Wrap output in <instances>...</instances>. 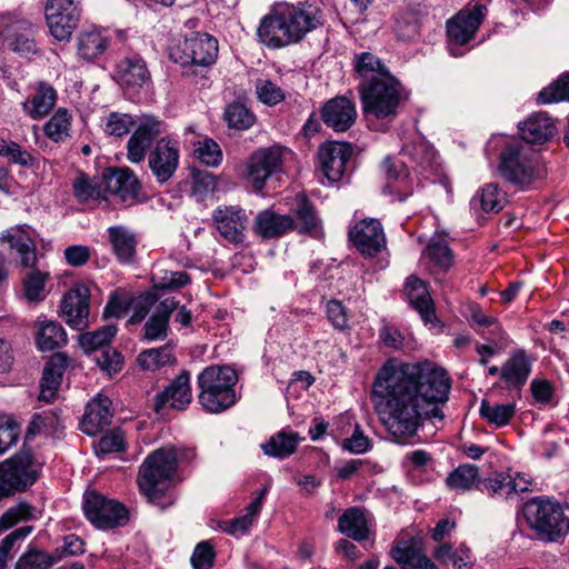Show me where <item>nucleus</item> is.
<instances>
[{
	"label": "nucleus",
	"instance_id": "nucleus-16",
	"mask_svg": "<svg viewBox=\"0 0 569 569\" xmlns=\"http://www.w3.org/2000/svg\"><path fill=\"white\" fill-rule=\"evenodd\" d=\"M219 236L232 244H242L246 240L248 216L239 206H218L211 214Z\"/></svg>",
	"mask_w": 569,
	"mask_h": 569
},
{
	"label": "nucleus",
	"instance_id": "nucleus-3",
	"mask_svg": "<svg viewBox=\"0 0 569 569\" xmlns=\"http://www.w3.org/2000/svg\"><path fill=\"white\" fill-rule=\"evenodd\" d=\"M31 227L17 224L2 231L0 241L7 242L17 266L30 269L22 279L23 293L28 301L40 302L46 299V282L50 278L48 271L36 268L38 256Z\"/></svg>",
	"mask_w": 569,
	"mask_h": 569
},
{
	"label": "nucleus",
	"instance_id": "nucleus-51",
	"mask_svg": "<svg viewBox=\"0 0 569 569\" xmlns=\"http://www.w3.org/2000/svg\"><path fill=\"white\" fill-rule=\"evenodd\" d=\"M562 100L569 101V73H563L558 80L543 88L537 97V103L548 104Z\"/></svg>",
	"mask_w": 569,
	"mask_h": 569
},
{
	"label": "nucleus",
	"instance_id": "nucleus-55",
	"mask_svg": "<svg viewBox=\"0 0 569 569\" xmlns=\"http://www.w3.org/2000/svg\"><path fill=\"white\" fill-rule=\"evenodd\" d=\"M426 253L443 271H447L453 264V253L448 243L442 239L431 240L427 246Z\"/></svg>",
	"mask_w": 569,
	"mask_h": 569
},
{
	"label": "nucleus",
	"instance_id": "nucleus-4",
	"mask_svg": "<svg viewBox=\"0 0 569 569\" xmlns=\"http://www.w3.org/2000/svg\"><path fill=\"white\" fill-rule=\"evenodd\" d=\"M172 451L159 448L144 459L139 469V487L149 502L164 510L174 501L170 488L176 475V458Z\"/></svg>",
	"mask_w": 569,
	"mask_h": 569
},
{
	"label": "nucleus",
	"instance_id": "nucleus-24",
	"mask_svg": "<svg viewBox=\"0 0 569 569\" xmlns=\"http://www.w3.org/2000/svg\"><path fill=\"white\" fill-rule=\"evenodd\" d=\"M192 401L190 372L183 370L154 398V410L160 412L166 406L186 410Z\"/></svg>",
	"mask_w": 569,
	"mask_h": 569
},
{
	"label": "nucleus",
	"instance_id": "nucleus-9",
	"mask_svg": "<svg viewBox=\"0 0 569 569\" xmlns=\"http://www.w3.org/2000/svg\"><path fill=\"white\" fill-rule=\"evenodd\" d=\"M41 465L29 450H20L0 462V492L8 498L27 491L39 479Z\"/></svg>",
	"mask_w": 569,
	"mask_h": 569
},
{
	"label": "nucleus",
	"instance_id": "nucleus-21",
	"mask_svg": "<svg viewBox=\"0 0 569 569\" xmlns=\"http://www.w3.org/2000/svg\"><path fill=\"white\" fill-rule=\"evenodd\" d=\"M107 192L116 196L126 206L138 202L140 182L129 168L108 169L103 173Z\"/></svg>",
	"mask_w": 569,
	"mask_h": 569
},
{
	"label": "nucleus",
	"instance_id": "nucleus-15",
	"mask_svg": "<svg viewBox=\"0 0 569 569\" xmlns=\"http://www.w3.org/2000/svg\"><path fill=\"white\" fill-rule=\"evenodd\" d=\"M164 131L166 124L159 118L151 114L139 117L138 126L127 142L128 160L131 163L142 162L152 142Z\"/></svg>",
	"mask_w": 569,
	"mask_h": 569
},
{
	"label": "nucleus",
	"instance_id": "nucleus-59",
	"mask_svg": "<svg viewBox=\"0 0 569 569\" xmlns=\"http://www.w3.org/2000/svg\"><path fill=\"white\" fill-rule=\"evenodd\" d=\"M126 450L124 433L122 430L116 428L110 432L103 435L96 447L98 456H106L110 453H118Z\"/></svg>",
	"mask_w": 569,
	"mask_h": 569
},
{
	"label": "nucleus",
	"instance_id": "nucleus-17",
	"mask_svg": "<svg viewBox=\"0 0 569 569\" xmlns=\"http://www.w3.org/2000/svg\"><path fill=\"white\" fill-rule=\"evenodd\" d=\"M381 166L387 179L383 193L392 196L398 201L407 200L419 186L409 164L402 159L387 157Z\"/></svg>",
	"mask_w": 569,
	"mask_h": 569
},
{
	"label": "nucleus",
	"instance_id": "nucleus-23",
	"mask_svg": "<svg viewBox=\"0 0 569 569\" xmlns=\"http://www.w3.org/2000/svg\"><path fill=\"white\" fill-rule=\"evenodd\" d=\"M349 239L365 256H376L385 246L386 239L382 226L377 219H365L350 231Z\"/></svg>",
	"mask_w": 569,
	"mask_h": 569
},
{
	"label": "nucleus",
	"instance_id": "nucleus-48",
	"mask_svg": "<svg viewBox=\"0 0 569 569\" xmlns=\"http://www.w3.org/2000/svg\"><path fill=\"white\" fill-rule=\"evenodd\" d=\"M478 481V468L473 465L459 466L446 479V483L450 489L461 491L477 489Z\"/></svg>",
	"mask_w": 569,
	"mask_h": 569
},
{
	"label": "nucleus",
	"instance_id": "nucleus-58",
	"mask_svg": "<svg viewBox=\"0 0 569 569\" xmlns=\"http://www.w3.org/2000/svg\"><path fill=\"white\" fill-rule=\"evenodd\" d=\"M153 287L159 290H177L190 283V277L186 271L163 270L152 278Z\"/></svg>",
	"mask_w": 569,
	"mask_h": 569
},
{
	"label": "nucleus",
	"instance_id": "nucleus-63",
	"mask_svg": "<svg viewBox=\"0 0 569 569\" xmlns=\"http://www.w3.org/2000/svg\"><path fill=\"white\" fill-rule=\"evenodd\" d=\"M19 436V425L9 418L0 417V456L17 443Z\"/></svg>",
	"mask_w": 569,
	"mask_h": 569
},
{
	"label": "nucleus",
	"instance_id": "nucleus-38",
	"mask_svg": "<svg viewBox=\"0 0 569 569\" xmlns=\"http://www.w3.org/2000/svg\"><path fill=\"white\" fill-rule=\"evenodd\" d=\"M392 558L401 569H433L435 563L415 545L402 541L391 551Z\"/></svg>",
	"mask_w": 569,
	"mask_h": 569
},
{
	"label": "nucleus",
	"instance_id": "nucleus-42",
	"mask_svg": "<svg viewBox=\"0 0 569 569\" xmlns=\"http://www.w3.org/2000/svg\"><path fill=\"white\" fill-rule=\"evenodd\" d=\"M138 363L143 370L156 371L166 366L176 363V356L171 343L159 348H151L141 351L138 356Z\"/></svg>",
	"mask_w": 569,
	"mask_h": 569
},
{
	"label": "nucleus",
	"instance_id": "nucleus-31",
	"mask_svg": "<svg viewBox=\"0 0 569 569\" xmlns=\"http://www.w3.org/2000/svg\"><path fill=\"white\" fill-rule=\"evenodd\" d=\"M290 212L296 221L295 230L299 233L318 237L321 233V219L313 203L303 194L296 198L290 208Z\"/></svg>",
	"mask_w": 569,
	"mask_h": 569
},
{
	"label": "nucleus",
	"instance_id": "nucleus-5",
	"mask_svg": "<svg viewBox=\"0 0 569 569\" xmlns=\"http://www.w3.org/2000/svg\"><path fill=\"white\" fill-rule=\"evenodd\" d=\"M237 381L238 375L229 366L206 367L197 378L202 408L210 413H220L234 406L238 401L234 390Z\"/></svg>",
	"mask_w": 569,
	"mask_h": 569
},
{
	"label": "nucleus",
	"instance_id": "nucleus-41",
	"mask_svg": "<svg viewBox=\"0 0 569 569\" xmlns=\"http://www.w3.org/2000/svg\"><path fill=\"white\" fill-rule=\"evenodd\" d=\"M186 142H190L193 146L194 157L208 167H218L222 162V151L220 146L211 138H204L202 140L193 141L189 140V136H194V129L192 126L186 129Z\"/></svg>",
	"mask_w": 569,
	"mask_h": 569
},
{
	"label": "nucleus",
	"instance_id": "nucleus-2",
	"mask_svg": "<svg viewBox=\"0 0 569 569\" xmlns=\"http://www.w3.org/2000/svg\"><path fill=\"white\" fill-rule=\"evenodd\" d=\"M321 10L307 1L296 4L276 3L259 23V40L278 49L301 41L305 36L322 24Z\"/></svg>",
	"mask_w": 569,
	"mask_h": 569
},
{
	"label": "nucleus",
	"instance_id": "nucleus-61",
	"mask_svg": "<svg viewBox=\"0 0 569 569\" xmlns=\"http://www.w3.org/2000/svg\"><path fill=\"white\" fill-rule=\"evenodd\" d=\"M60 418L57 412L52 410H44L37 412L32 416L30 421L28 433H40L42 431H56L59 427Z\"/></svg>",
	"mask_w": 569,
	"mask_h": 569
},
{
	"label": "nucleus",
	"instance_id": "nucleus-40",
	"mask_svg": "<svg viewBox=\"0 0 569 569\" xmlns=\"http://www.w3.org/2000/svg\"><path fill=\"white\" fill-rule=\"evenodd\" d=\"M477 489L492 498H508L518 492L526 491V487H519L509 475L499 473L492 478L479 479Z\"/></svg>",
	"mask_w": 569,
	"mask_h": 569
},
{
	"label": "nucleus",
	"instance_id": "nucleus-30",
	"mask_svg": "<svg viewBox=\"0 0 569 569\" xmlns=\"http://www.w3.org/2000/svg\"><path fill=\"white\" fill-rule=\"evenodd\" d=\"M111 400L108 397L98 396L88 402L81 430L88 436H94L109 427L112 420Z\"/></svg>",
	"mask_w": 569,
	"mask_h": 569
},
{
	"label": "nucleus",
	"instance_id": "nucleus-47",
	"mask_svg": "<svg viewBox=\"0 0 569 569\" xmlns=\"http://www.w3.org/2000/svg\"><path fill=\"white\" fill-rule=\"evenodd\" d=\"M71 116L67 109H58L46 122L43 131L53 142H62L70 136Z\"/></svg>",
	"mask_w": 569,
	"mask_h": 569
},
{
	"label": "nucleus",
	"instance_id": "nucleus-7",
	"mask_svg": "<svg viewBox=\"0 0 569 569\" xmlns=\"http://www.w3.org/2000/svg\"><path fill=\"white\" fill-rule=\"evenodd\" d=\"M362 109L377 119L396 117L400 103L401 83L391 73H377L359 86Z\"/></svg>",
	"mask_w": 569,
	"mask_h": 569
},
{
	"label": "nucleus",
	"instance_id": "nucleus-20",
	"mask_svg": "<svg viewBox=\"0 0 569 569\" xmlns=\"http://www.w3.org/2000/svg\"><path fill=\"white\" fill-rule=\"evenodd\" d=\"M179 164V147L167 138L158 139L149 153V168L159 183L167 182Z\"/></svg>",
	"mask_w": 569,
	"mask_h": 569
},
{
	"label": "nucleus",
	"instance_id": "nucleus-14",
	"mask_svg": "<svg viewBox=\"0 0 569 569\" xmlns=\"http://www.w3.org/2000/svg\"><path fill=\"white\" fill-rule=\"evenodd\" d=\"M46 20L54 39L68 41L80 20L79 0H49Z\"/></svg>",
	"mask_w": 569,
	"mask_h": 569
},
{
	"label": "nucleus",
	"instance_id": "nucleus-28",
	"mask_svg": "<svg viewBox=\"0 0 569 569\" xmlns=\"http://www.w3.org/2000/svg\"><path fill=\"white\" fill-rule=\"evenodd\" d=\"M405 292L410 306L418 311L425 325H435L439 320L436 315L435 303L427 284L417 277L407 278Z\"/></svg>",
	"mask_w": 569,
	"mask_h": 569
},
{
	"label": "nucleus",
	"instance_id": "nucleus-62",
	"mask_svg": "<svg viewBox=\"0 0 569 569\" xmlns=\"http://www.w3.org/2000/svg\"><path fill=\"white\" fill-rule=\"evenodd\" d=\"M214 558L213 545L209 540H203L196 546L190 561L193 569H211Z\"/></svg>",
	"mask_w": 569,
	"mask_h": 569
},
{
	"label": "nucleus",
	"instance_id": "nucleus-1",
	"mask_svg": "<svg viewBox=\"0 0 569 569\" xmlns=\"http://www.w3.org/2000/svg\"><path fill=\"white\" fill-rule=\"evenodd\" d=\"M450 389L448 372L431 361L388 360L376 376L372 393L383 400L380 416L389 435L405 443L425 420H443L441 405Z\"/></svg>",
	"mask_w": 569,
	"mask_h": 569
},
{
	"label": "nucleus",
	"instance_id": "nucleus-46",
	"mask_svg": "<svg viewBox=\"0 0 569 569\" xmlns=\"http://www.w3.org/2000/svg\"><path fill=\"white\" fill-rule=\"evenodd\" d=\"M223 119L229 128L236 130H248L256 122L254 113L239 101H233L226 107Z\"/></svg>",
	"mask_w": 569,
	"mask_h": 569
},
{
	"label": "nucleus",
	"instance_id": "nucleus-12",
	"mask_svg": "<svg viewBox=\"0 0 569 569\" xmlns=\"http://www.w3.org/2000/svg\"><path fill=\"white\" fill-rule=\"evenodd\" d=\"M218 57V41L207 34L187 38L183 43L170 51L169 58L180 67H210Z\"/></svg>",
	"mask_w": 569,
	"mask_h": 569
},
{
	"label": "nucleus",
	"instance_id": "nucleus-35",
	"mask_svg": "<svg viewBox=\"0 0 569 569\" xmlns=\"http://www.w3.org/2000/svg\"><path fill=\"white\" fill-rule=\"evenodd\" d=\"M400 156L402 160L408 159L409 169L425 173L432 170L436 162V150L433 147L422 140L406 143L402 147Z\"/></svg>",
	"mask_w": 569,
	"mask_h": 569
},
{
	"label": "nucleus",
	"instance_id": "nucleus-45",
	"mask_svg": "<svg viewBox=\"0 0 569 569\" xmlns=\"http://www.w3.org/2000/svg\"><path fill=\"white\" fill-rule=\"evenodd\" d=\"M479 413L489 425L500 428L507 426L516 415V403L490 405L482 400Z\"/></svg>",
	"mask_w": 569,
	"mask_h": 569
},
{
	"label": "nucleus",
	"instance_id": "nucleus-44",
	"mask_svg": "<svg viewBox=\"0 0 569 569\" xmlns=\"http://www.w3.org/2000/svg\"><path fill=\"white\" fill-rule=\"evenodd\" d=\"M505 198L497 183H487L476 196L471 199V207L478 206L485 212H499L502 210Z\"/></svg>",
	"mask_w": 569,
	"mask_h": 569
},
{
	"label": "nucleus",
	"instance_id": "nucleus-56",
	"mask_svg": "<svg viewBox=\"0 0 569 569\" xmlns=\"http://www.w3.org/2000/svg\"><path fill=\"white\" fill-rule=\"evenodd\" d=\"M112 79L129 98H133L140 89L149 87L151 83L150 73H112Z\"/></svg>",
	"mask_w": 569,
	"mask_h": 569
},
{
	"label": "nucleus",
	"instance_id": "nucleus-52",
	"mask_svg": "<svg viewBox=\"0 0 569 569\" xmlns=\"http://www.w3.org/2000/svg\"><path fill=\"white\" fill-rule=\"evenodd\" d=\"M34 518V507L26 501H20L16 506L9 508L0 517V533L9 530L21 521H28Z\"/></svg>",
	"mask_w": 569,
	"mask_h": 569
},
{
	"label": "nucleus",
	"instance_id": "nucleus-54",
	"mask_svg": "<svg viewBox=\"0 0 569 569\" xmlns=\"http://www.w3.org/2000/svg\"><path fill=\"white\" fill-rule=\"evenodd\" d=\"M59 561V557L41 550H29L17 562L16 569H49Z\"/></svg>",
	"mask_w": 569,
	"mask_h": 569
},
{
	"label": "nucleus",
	"instance_id": "nucleus-37",
	"mask_svg": "<svg viewBox=\"0 0 569 569\" xmlns=\"http://www.w3.org/2000/svg\"><path fill=\"white\" fill-rule=\"evenodd\" d=\"M56 90L46 84L40 83L34 94L22 103L23 111L33 120L46 117L56 104Z\"/></svg>",
	"mask_w": 569,
	"mask_h": 569
},
{
	"label": "nucleus",
	"instance_id": "nucleus-36",
	"mask_svg": "<svg viewBox=\"0 0 569 569\" xmlns=\"http://www.w3.org/2000/svg\"><path fill=\"white\" fill-rule=\"evenodd\" d=\"M68 342L64 328L53 320L38 321L36 343L41 351H53L62 348Z\"/></svg>",
	"mask_w": 569,
	"mask_h": 569
},
{
	"label": "nucleus",
	"instance_id": "nucleus-34",
	"mask_svg": "<svg viewBox=\"0 0 569 569\" xmlns=\"http://www.w3.org/2000/svg\"><path fill=\"white\" fill-rule=\"evenodd\" d=\"M338 530L355 541L367 540L370 537V529L365 510L360 507L346 509L338 519Z\"/></svg>",
	"mask_w": 569,
	"mask_h": 569
},
{
	"label": "nucleus",
	"instance_id": "nucleus-33",
	"mask_svg": "<svg viewBox=\"0 0 569 569\" xmlns=\"http://www.w3.org/2000/svg\"><path fill=\"white\" fill-rule=\"evenodd\" d=\"M531 373V360L526 350L519 349L501 367V379L508 388H522Z\"/></svg>",
	"mask_w": 569,
	"mask_h": 569
},
{
	"label": "nucleus",
	"instance_id": "nucleus-64",
	"mask_svg": "<svg viewBox=\"0 0 569 569\" xmlns=\"http://www.w3.org/2000/svg\"><path fill=\"white\" fill-rule=\"evenodd\" d=\"M96 361L103 371L111 375L121 370L123 357L114 348L107 347L96 356Z\"/></svg>",
	"mask_w": 569,
	"mask_h": 569
},
{
	"label": "nucleus",
	"instance_id": "nucleus-57",
	"mask_svg": "<svg viewBox=\"0 0 569 569\" xmlns=\"http://www.w3.org/2000/svg\"><path fill=\"white\" fill-rule=\"evenodd\" d=\"M132 305V297L122 290L113 291L103 309L104 318H121L130 309Z\"/></svg>",
	"mask_w": 569,
	"mask_h": 569
},
{
	"label": "nucleus",
	"instance_id": "nucleus-25",
	"mask_svg": "<svg viewBox=\"0 0 569 569\" xmlns=\"http://www.w3.org/2000/svg\"><path fill=\"white\" fill-rule=\"evenodd\" d=\"M281 168V156L273 149L256 151L248 163V178L256 191H261L269 177Z\"/></svg>",
	"mask_w": 569,
	"mask_h": 569
},
{
	"label": "nucleus",
	"instance_id": "nucleus-11",
	"mask_svg": "<svg viewBox=\"0 0 569 569\" xmlns=\"http://www.w3.org/2000/svg\"><path fill=\"white\" fill-rule=\"evenodd\" d=\"M82 509L86 518L98 529L123 526L128 520V509L120 502L97 491H87Z\"/></svg>",
	"mask_w": 569,
	"mask_h": 569
},
{
	"label": "nucleus",
	"instance_id": "nucleus-6",
	"mask_svg": "<svg viewBox=\"0 0 569 569\" xmlns=\"http://www.w3.org/2000/svg\"><path fill=\"white\" fill-rule=\"evenodd\" d=\"M498 172L509 184L521 190L528 189L542 178V169L521 141L509 140L499 154Z\"/></svg>",
	"mask_w": 569,
	"mask_h": 569
},
{
	"label": "nucleus",
	"instance_id": "nucleus-10",
	"mask_svg": "<svg viewBox=\"0 0 569 569\" xmlns=\"http://www.w3.org/2000/svg\"><path fill=\"white\" fill-rule=\"evenodd\" d=\"M37 26L18 12L0 13V46L21 58L32 59L39 53Z\"/></svg>",
	"mask_w": 569,
	"mask_h": 569
},
{
	"label": "nucleus",
	"instance_id": "nucleus-50",
	"mask_svg": "<svg viewBox=\"0 0 569 569\" xmlns=\"http://www.w3.org/2000/svg\"><path fill=\"white\" fill-rule=\"evenodd\" d=\"M134 124L136 121L130 114L116 111L110 112L102 120L103 132L116 138L128 134Z\"/></svg>",
	"mask_w": 569,
	"mask_h": 569
},
{
	"label": "nucleus",
	"instance_id": "nucleus-22",
	"mask_svg": "<svg viewBox=\"0 0 569 569\" xmlns=\"http://www.w3.org/2000/svg\"><path fill=\"white\" fill-rule=\"evenodd\" d=\"M321 120L335 132H345L357 120V109L352 100L345 96L329 99L320 110Z\"/></svg>",
	"mask_w": 569,
	"mask_h": 569
},
{
	"label": "nucleus",
	"instance_id": "nucleus-8",
	"mask_svg": "<svg viewBox=\"0 0 569 569\" xmlns=\"http://www.w3.org/2000/svg\"><path fill=\"white\" fill-rule=\"evenodd\" d=\"M523 512L541 540L555 542L569 532V520L561 506L550 499L533 498L525 505Z\"/></svg>",
	"mask_w": 569,
	"mask_h": 569
},
{
	"label": "nucleus",
	"instance_id": "nucleus-13",
	"mask_svg": "<svg viewBox=\"0 0 569 569\" xmlns=\"http://www.w3.org/2000/svg\"><path fill=\"white\" fill-rule=\"evenodd\" d=\"M486 8L475 6L472 9H462L446 22V32L451 54L458 56L452 47H462L475 40L485 19Z\"/></svg>",
	"mask_w": 569,
	"mask_h": 569
},
{
	"label": "nucleus",
	"instance_id": "nucleus-60",
	"mask_svg": "<svg viewBox=\"0 0 569 569\" xmlns=\"http://www.w3.org/2000/svg\"><path fill=\"white\" fill-rule=\"evenodd\" d=\"M33 530L32 526H23L7 535L0 541V568L7 567V560L14 546L24 540Z\"/></svg>",
	"mask_w": 569,
	"mask_h": 569
},
{
	"label": "nucleus",
	"instance_id": "nucleus-19",
	"mask_svg": "<svg viewBox=\"0 0 569 569\" xmlns=\"http://www.w3.org/2000/svg\"><path fill=\"white\" fill-rule=\"evenodd\" d=\"M352 154V147L346 142H329L320 147L318 158L323 176L330 182L342 180Z\"/></svg>",
	"mask_w": 569,
	"mask_h": 569
},
{
	"label": "nucleus",
	"instance_id": "nucleus-49",
	"mask_svg": "<svg viewBox=\"0 0 569 569\" xmlns=\"http://www.w3.org/2000/svg\"><path fill=\"white\" fill-rule=\"evenodd\" d=\"M108 44V39L100 32H86L79 38L78 53L82 59L90 61L102 54Z\"/></svg>",
	"mask_w": 569,
	"mask_h": 569
},
{
	"label": "nucleus",
	"instance_id": "nucleus-27",
	"mask_svg": "<svg viewBox=\"0 0 569 569\" xmlns=\"http://www.w3.org/2000/svg\"><path fill=\"white\" fill-rule=\"evenodd\" d=\"M518 130L521 140L528 144H543L549 141L555 132L553 119L545 111L531 113L525 121L519 122Z\"/></svg>",
	"mask_w": 569,
	"mask_h": 569
},
{
	"label": "nucleus",
	"instance_id": "nucleus-53",
	"mask_svg": "<svg viewBox=\"0 0 569 569\" xmlns=\"http://www.w3.org/2000/svg\"><path fill=\"white\" fill-rule=\"evenodd\" d=\"M0 157L7 158L11 163L21 167H31L34 163V157L31 152L22 149L19 143L0 139Z\"/></svg>",
	"mask_w": 569,
	"mask_h": 569
},
{
	"label": "nucleus",
	"instance_id": "nucleus-32",
	"mask_svg": "<svg viewBox=\"0 0 569 569\" xmlns=\"http://www.w3.org/2000/svg\"><path fill=\"white\" fill-rule=\"evenodd\" d=\"M179 301L174 298H166L160 301L144 323V338L149 341L161 340L167 337L170 316L177 310Z\"/></svg>",
	"mask_w": 569,
	"mask_h": 569
},
{
	"label": "nucleus",
	"instance_id": "nucleus-43",
	"mask_svg": "<svg viewBox=\"0 0 569 569\" xmlns=\"http://www.w3.org/2000/svg\"><path fill=\"white\" fill-rule=\"evenodd\" d=\"M117 333L114 325L100 327L94 331L83 332L79 337V343L87 353L101 352L104 348L110 347L109 343Z\"/></svg>",
	"mask_w": 569,
	"mask_h": 569
},
{
	"label": "nucleus",
	"instance_id": "nucleus-29",
	"mask_svg": "<svg viewBox=\"0 0 569 569\" xmlns=\"http://www.w3.org/2000/svg\"><path fill=\"white\" fill-rule=\"evenodd\" d=\"M107 241L119 263L131 264L134 261L138 241L128 227L122 224L109 227Z\"/></svg>",
	"mask_w": 569,
	"mask_h": 569
},
{
	"label": "nucleus",
	"instance_id": "nucleus-26",
	"mask_svg": "<svg viewBox=\"0 0 569 569\" xmlns=\"http://www.w3.org/2000/svg\"><path fill=\"white\" fill-rule=\"evenodd\" d=\"M296 221L290 214H281L272 209H264L254 218L253 231L262 239H278L295 230Z\"/></svg>",
	"mask_w": 569,
	"mask_h": 569
},
{
	"label": "nucleus",
	"instance_id": "nucleus-18",
	"mask_svg": "<svg viewBox=\"0 0 569 569\" xmlns=\"http://www.w3.org/2000/svg\"><path fill=\"white\" fill-rule=\"evenodd\" d=\"M90 289L78 283L69 289L60 302V316L66 323L76 330H82L89 323Z\"/></svg>",
	"mask_w": 569,
	"mask_h": 569
},
{
	"label": "nucleus",
	"instance_id": "nucleus-39",
	"mask_svg": "<svg viewBox=\"0 0 569 569\" xmlns=\"http://www.w3.org/2000/svg\"><path fill=\"white\" fill-rule=\"evenodd\" d=\"M300 440L298 432L282 430L262 443L261 449L269 457L286 459L297 450Z\"/></svg>",
	"mask_w": 569,
	"mask_h": 569
}]
</instances>
